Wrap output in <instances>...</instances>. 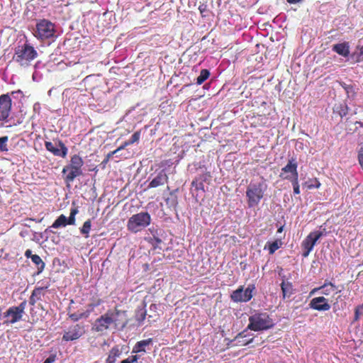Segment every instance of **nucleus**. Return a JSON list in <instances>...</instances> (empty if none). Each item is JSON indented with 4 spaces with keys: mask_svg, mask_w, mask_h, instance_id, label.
<instances>
[{
    "mask_svg": "<svg viewBox=\"0 0 363 363\" xmlns=\"http://www.w3.org/2000/svg\"><path fill=\"white\" fill-rule=\"evenodd\" d=\"M266 189L267 184L264 182H250L246 190V197L249 208H255L259 205L260 201L264 197Z\"/></svg>",
    "mask_w": 363,
    "mask_h": 363,
    "instance_id": "obj_1",
    "label": "nucleus"
},
{
    "mask_svg": "<svg viewBox=\"0 0 363 363\" xmlns=\"http://www.w3.org/2000/svg\"><path fill=\"white\" fill-rule=\"evenodd\" d=\"M274 325L272 318L267 313H255L249 317L247 329L253 331L266 330L272 328Z\"/></svg>",
    "mask_w": 363,
    "mask_h": 363,
    "instance_id": "obj_2",
    "label": "nucleus"
},
{
    "mask_svg": "<svg viewBox=\"0 0 363 363\" xmlns=\"http://www.w3.org/2000/svg\"><path fill=\"white\" fill-rule=\"evenodd\" d=\"M121 313H125V312H121L116 308L114 311L108 310L95 320L92 326L93 330L102 333L108 330L113 323L117 325L118 316Z\"/></svg>",
    "mask_w": 363,
    "mask_h": 363,
    "instance_id": "obj_3",
    "label": "nucleus"
},
{
    "mask_svg": "<svg viewBox=\"0 0 363 363\" xmlns=\"http://www.w3.org/2000/svg\"><path fill=\"white\" fill-rule=\"evenodd\" d=\"M38 52L27 42L15 49L14 60L22 66H27L30 62L37 58Z\"/></svg>",
    "mask_w": 363,
    "mask_h": 363,
    "instance_id": "obj_4",
    "label": "nucleus"
},
{
    "mask_svg": "<svg viewBox=\"0 0 363 363\" xmlns=\"http://www.w3.org/2000/svg\"><path fill=\"white\" fill-rule=\"evenodd\" d=\"M84 161L79 155H74L71 157L70 163L65 166L62 171V174L68 172L65 177V182H72L76 177L82 174V167Z\"/></svg>",
    "mask_w": 363,
    "mask_h": 363,
    "instance_id": "obj_5",
    "label": "nucleus"
},
{
    "mask_svg": "<svg viewBox=\"0 0 363 363\" xmlns=\"http://www.w3.org/2000/svg\"><path fill=\"white\" fill-rule=\"evenodd\" d=\"M55 31V25L43 18L37 21L33 35L38 40L44 41L54 37Z\"/></svg>",
    "mask_w": 363,
    "mask_h": 363,
    "instance_id": "obj_6",
    "label": "nucleus"
},
{
    "mask_svg": "<svg viewBox=\"0 0 363 363\" xmlns=\"http://www.w3.org/2000/svg\"><path fill=\"white\" fill-rule=\"evenodd\" d=\"M26 304V301H23L18 306H11L6 310L3 315V324L9 325L21 320L23 318Z\"/></svg>",
    "mask_w": 363,
    "mask_h": 363,
    "instance_id": "obj_7",
    "label": "nucleus"
},
{
    "mask_svg": "<svg viewBox=\"0 0 363 363\" xmlns=\"http://www.w3.org/2000/svg\"><path fill=\"white\" fill-rule=\"evenodd\" d=\"M323 231L320 230H315L311 232L302 242L301 246L303 250V252L302 254L303 257H306L308 256L311 251L313 250L314 245L316 242L324 235H325Z\"/></svg>",
    "mask_w": 363,
    "mask_h": 363,
    "instance_id": "obj_8",
    "label": "nucleus"
},
{
    "mask_svg": "<svg viewBox=\"0 0 363 363\" xmlns=\"http://www.w3.org/2000/svg\"><path fill=\"white\" fill-rule=\"evenodd\" d=\"M255 289L254 284H250L243 290V286H240L238 289L233 291L230 295L231 299L235 302H247L252 298V292Z\"/></svg>",
    "mask_w": 363,
    "mask_h": 363,
    "instance_id": "obj_9",
    "label": "nucleus"
},
{
    "mask_svg": "<svg viewBox=\"0 0 363 363\" xmlns=\"http://www.w3.org/2000/svg\"><path fill=\"white\" fill-rule=\"evenodd\" d=\"M298 164L295 158H291L288 161L287 164L281 169L279 177L282 179L291 181L298 178L297 171Z\"/></svg>",
    "mask_w": 363,
    "mask_h": 363,
    "instance_id": "obj_10",
    "label": "nucleus"
},
{
    "mask_svg": "<svg viewBox=\"0 0 363 363\" xmlns=\"http://www.w3.org/2000/svg\"><path fill=\"white\" fill-rule=\"evenodd\" d=\"M151 221L150 215L147 212H140L133 215L128 220V227H146Z\"/></svg>",
    "mask_w": 363,
    "mask_h": 363,
    "instance_id": "obj_11",
    "label": "nucleus"
},
{
    "mask_svg": "<svg viewBox=\"0 0 363 363\" xmlns=\"http://www.w3.org/2000/svg\"><path fill=\"white\" fill-rule=\"evenodd\" d=\"M55 145L56 146L50 141L45 142V147L48 151L52 153L55 156L61 157L62 158L66 157L68 149L64 143L60 140H57L55 142Z\"/></svg>",
    "mask_w": 363,
    "mask_h": 363,
    "instance_id": "obj_12",
    "label": "nucleus"
},
{
    "mask_svg": "<svg viewBox=\"0 0 363 363\" xmlns=\"http://www.w3.org/2000/svg\"><path fill=\"white\" fill-rule=\"evenodd\" d=\"M85 333L84 326L82 324H76L69 328L62 336V340L68 342L78 340Z\"/></svg>",
    "mask_w": 363,
    "mask_h": 363,
    "instance_id": "obj_13",
    "label": "nucleus"
},
{
    "mask_svg": "<svg viewBox=\"0 0 363 363\" xmlns=\"http://www.w3.org/2000/svg\"><path fill=\"white\" fill-rule=\"evenodd\" d=\"M318 291L325 296L334 297V296L340 292V290H339L338 287L332 282L325 281L322 286L314 288L311 291V294H313Z\"/></svg>",
    "mask_w": 363,
    "mask_h": 363,
    "instance_id": "obj_14",
    "label": "nucleus"
},
{
    "mask_svg": "<svg viewBox=\"0 0 363 363\" xmlns=\"http://www.w3.org/2000/svg\"><path fill=\"white\" fill-rule=\"evenodd\" d=\"M79 212L77 208H72L70 211L69 218L65 215H60L50 227H61L67 225H74L75 215Z\"/></svg>",
    "mask_w": 363,
    "mask_h": 363,
    "instance_id": "obj_15",
    "label": "nucleus"
},
{
    "mask_svg": "<svg viewBox=\"0 0 363 363\" xmlns=\"http://www.w3.org/2000/svg\"><path fill=\"white\" fill-rule=\"evenodd\" d=\"M309 306L311 308L318 311H327L330 308L328 300L323 296L312 298L310 301Z\"/></svg>",
    "mask_w": 363,
    "mask_h": 363,
    "instance_id": "obj_16",
    "label": "nucleus"
},
{
    "mask_svg": "<svg viewBox=\"0 0 363 363\" xmlns=\"http://www.w3.org/2000/svg\"><path fill=\"white\" fill-rule=\"evenodd\" d=\"M11 109V99L9 94H1V121L6 120Z\"/></svg>",
    "mask_w": 363,
    "mask_h": 363,
    "instance_id": "obj_17",
    "label": "nucleus"
},
{
    "mask_svg": "<svg viewBox=\"0 0 363 363\" xmlns=\"http://www.w3.org/2000/svg\"><path fill=\"white\" fill-rule=\"evenodd\" d=\"M169 178L164 170L160 171L157 176L149 183L148 188H156L168 182Z\"/></svg>",
    "mask_w": 363,
    "mask_h": 363,
    "instance_id": "obj_18",
    "label": "nucleus"
},
{
    "mask_svg": "<svg viewBox=\"0 0 363 363\" xmlns=\"http://www.w3.org/2000/svg\"><path fill=\"white\" fill-rule=\"evenodd\" d=\"M247 330H244L236 335L233 340L236 342L235 346H245L252 342L253 337H247Z\"/></svg>",
    "mask_w": 363,
    "mask_h": 363,
    "instance_id": "obj_19",
    "label": "nucleus"
},
{
    "mask_svg": "<svg viewBox=\"0 0 363 363\" xmlns=\"http://www.w3.org/2000/svg\"><path fill=\"white\" fill-rule=\"evenodd\" d=\"M332 50L342 57H347L350 55V45L347 42L335 44Z\"/></svg>",
    "mask_w": 363,
    "mask_h": 363,
    "instance_id": "obj_20",
    "label": "nucleus"
},
{
    "mask_svg": "<svg viewBox=\"0 0 363 363\" xmlns=\"http://www.w3.org/2000/svg\"><path fill=\"white\" fill-rule=\"evenodd\" d=\"M283 299L289 298L294 294V286L291 282L283 280L281 284Z\"/></svg>",
    "mask_w": 363,
    "mask_h": 363,
    "instance_id": "obj_21",
    "label": "nucleus"
},
{
    "mask_svg": "<svg viewBox=\"0 0 363 363\" xmlns=\"http://www.w3.org/2000/svg\"><path fill=\"white\" fill-rule=\"evenodd\" d=\"M122 352L119 349L118 346L113 347L108 352V357L106 359L105 363H115L117 358L120 357Z\"/></svg>",
    "mask_w": 363,
    "mask_h": 363,
    "instance_id": "obj_22",
    "label": "nucleus"
},
{
    "mask_svg": "<svg viewBox=\"0 0 363 363\" xmlns=\"http://www.w3.org/2000/svg\"><path fill=\"white\" fill-rule=\"evenodd\" d=\"M44 289L45 288L43 287H38L33 291L31 296L29 298V303L31 306H34L36 303V302L40 300L42 296H44Z\"/></svg>",
    "mask_w": 363,
    "mask_h": 363,
    "instance_id": "obj_23",
    "label": "nucleus"
},
{
    "mask_svg": "<svg viewBox=\"0 0 363 363\" xmlns=\"http://www.w3.org/2000/svg\"><path fill=\"white\" fill-rule=\"evenodd\" d=\"M152 342V339L149 338L138 342L133 348V353H138L140 352H145V347L148 346Z\"/></svg>",
    "mask_w": 363,
    "mask_h": 363,
    "instance_id": "obj_24",
    "label": "nucleus"
},
{
    "mask_svg": "<svg viewBox=\"0 0 363 363\" xmlns=\"http://www.w3.org/2000/svg\"><path fill=\"white\" fill-rule=\"evenodd\" d=\"M206 181V175H200L198 177H196L191 182V186L194 187L195 190L199 191L201 190L204 191V184L203 182Z\"/></svg>",
    "mask_w": 363,
    "mask_h": 363,
    "instance_id": "obj_25",
    "label": "nucleus"
},
{
    "mask_svg": "<svg viewBox=\"0 0 363 363\" xmlns=\"http://www.w3.org/2000/svg\"><path fill=\"white\" fill-rule=\"evenodd\" d=\"M32 262L37 266L38 273H40L45 268V263L38 255L31 257Z\"/></svg>",
    "mask_w": 363,
    "mask_h": 363,
    "instance_id": "obj_26",
    "label": "nucleus"
},
{
    "mask_svg": "<svg viewBox=\"0 0 363 363\" xmlns=\"http://www.w3.org/2000/svg\"><path fill=\"white\" fill-rule=\"evenodd\" d=\"M91 301V303L87 305L86 312L89 313V315L94 311L96 307L100 306L103 303V301L99 298H93Z\"/></svg>",
    "mask_w": 363,
    "mask_h": 363,
    "instance_id": "obj_27",
    "label": "nucleus"
},
{
    "mask_svg": "<svg viewBox=\"0 0 363 363\" xmlns=\"http://www.w3.org/2000/svg\"><path fill=\"white\" fill-rule=\"evenodd\" d=\"M210 76L209 70L206 69H201L199 76L196 79V84L198 85L202 84Z\"/></svg>",
    "mask_w": 363,
    "mask_h": 363,
    "instance_id": "obj_28",
    "label": "nucleus"
},
{
    "mask_svg": "<svg viewBox=\"0 0 363 363\" xmlns=\"http://www.w3.org/2000/svg\"><path fill=\"white\" fill-rule=\"evenodd\" d=\"M267 245H268L269 252V254L272 255V254H274L275 252V251L277 250L281 247V240H276L272 242H268Z\"/></svg>",
    "mask_w": 363,
    "mask_h": 363,
    "instance_id": "obj_29",
    "label": "nucleus"
},
{
    "mask_svg": "<svg viewBox=\"0 0 363 363\" xmlns=\"http://www.w3.org/2000/svg\"><path fill=\"white\" fill-rule=\"evenodd\" d=\"M68 315L69 318L74 322L78 321L82 318H87L89 316V313L86 312V311L80 313H69Z\"/></svg>",
    "mask_w": 363,
    "mask_h": 363,
    "instance_id": "obj_30",
    "label": "nucleus"
},
{
    "mask_svg": "<svg viewBox=\"0 0 363 363\" xmlns=\"http://www.w3.org/2000/svg\"><path fill=\"white\" fill-rule=\"evenodd\" d=\"M146 317V311L144 308H140L137 310L135 313V320L139 322L142 323Z\"/></svg>",
    "mask_w": 363,
    "mask_h": 363,
    "instance_id": "obj_31",
    "label": "nucleus"
},
{
    "mask_svg": "<svg viewBox=\"0 0 363 363\" xmlns=\"http://www.w3.org/2000/svg\"><path fill=\"white\" fill-rule=\"evenodd\" d=\"M165 201L167 205H169L171 206H176L177 204V196L172 194H170V197L166 199Z\"/></svg>",
    "mask_w": 363,
    "mask_h": 363,
    "instance_id": "obj_32",
    "label": "nucleus"
},
{
    "mask_svg": "<svg viewBox=\"0 0 363 363\" xmlns=\"http://www.w3.org/2000/svg\"><path fill=\"white\" fill-rule=\"evenodd\" d=\"M158 230H160L161 231L162 228H152V229H150V232H151V233L153 235V239L155 240L156 244H159V243L162 242V240L158 236V235H159V233L157 232Z\"/></svg>",
    "mask_w": 363,
    "mask_h": 363,
    "instance_id": "obj_33",
    "label": "nucleus"
},
{
    "mask_svg": "<svg viewBox=\"0 0 363 363\" xmlns=\"http://www.w3.org/2000/svg\"><path fill=\"white\" fill-rule=\"evenodd\" d=\"M292 184L293 189H294V194H300V186L298 184V178L294 179L291 181H290Z\"/></svg>",
    "mask_w": 363,
    "mask_h": 363,
    "instance_id": "obj_34",
    "label": "nucleus"
},
{
    "mask_svg": "<svg viewBox=\"0 0 363 363\" xmlns=\"http://www.w3.org/2000/svg\"><path fill=\"white\" fill-rule=\"evenodd\" d=\"M139 359V356L135 355H131L127 357L126 359L122 360L121 363H136Z\"/></svg>",
    "mask_w": 363,
    "mask_h": 363,
    "instance_id": "obj_35",
    "label": "nucleus"
},
{
    "mask_svg": "<svg viewBox=\"0 0 363 363\" xmlns=\"http://www.w3.org/2000/svg\"><path fill=\"white\" fill-rule=\"evenodd\" d=\"M140 131H136L135 132L133 135L131 136V138L130 139L133 143L138 142L140 140Z\"/></svg>",
    "mask_w": 363,
    "mask_h": 363,
    "instance_id": "obj_36",
    "label": "nucleus"
},
{
    "mask_svg": "<svg viewBox=\"0 0 363 363\" xmlns=\"http://www.w3.org/2000/svg\"><path fill=\"white\" fill-rule=\"evenodd\" d=\"M358 161L361 168L363 169V147H361L358 151Z\"/></svg>",
    "mask_w": 363,
    "mask_h": 363,
    "instance_id": "obj_37",
    "label": "nucleus"
},
{
    "mask_svg": "<svg viewBox=\"0 0 363 363\" xmlns=\"http://www.w3.org/2000/svg\"><path fill=\"white\" fill-rule=\"evenodd\" d=\"M363 315V311H361V308L357 307L354 311V320H358L361 315Z\"/></svg>",
    "mask_w": 363,
    "mask_h": 363,
    "instance_id": "obj_38",
    "label": "nucleus"
},
{
    "mask_svg": "<svg viewBox=\"0 0 363 363\" xmlns=\"http://www.w3.org/2000/svg\"><path fill=\"white\" fill-rule=\"evenodd\" d=\"M313 184L308 185V189L316 188L318 189L320 186V183L317 179L313 180Z\"/></svg>",
    "mask_w": 363,
    "mask_h": 363,
    "instance_id": "obj_39",
    "label": "nucleus"
},
{
    "mask_svg": "<svg viewBox=\"0 0 363 363\" xmlns=\"http://www.w3.org/2000/svg\"><path fill=\"white\" fill-rule=\"evenodd\" d=\"M113 155H114V152H108V153L106 155V156L105 159L103 160L102 164H107V163H108V162L109 161L110 158H111L112 156H113Z\"/></svg>",
    "mask_w": 363,
    "mask_h": 363,
    "instance_id": "obj_40",
    "label": "nucleus"
},
{
    "mask_svg": "<svg viewBox=\"0 0 363 363\" xmlns=\"http://www.w3.org/2000/svg\"><path fill=\"white\" fill-rule=\"evenodd\" d=\"M91 228H81V233L84 235L85 238L88 237L89 231Z\"/></svg>",
    "mask_w": 363,
    "mask_h": 363,
    "instance_id": "obj_41",
    "label": "nucleus"
},
{
    "mask_svg": "<svg viewBox=\"0 0 363 363\" xmlns=\"http://www.w3.org/2000/svg\"><path fill=\"white\" fill-rule=\"evenodd\" d=\"M25 256L27 258H30L31 259V257L32 256H34V255L32 254V251L30 250H27L26 252H25Z\"/></svg>",
    "mask_w": 363,
    "mask_h": 363,
    "instance_id": "obj_42",
    "label": "nucleus"
},
{
    "mask_svg": "<svg viewBox=\"0 0 363 363\" xmlns=\"http://www.w3.org/2000/svg\"><path fill=\"white\" fill-rule=\"evenodd\" d=\"M55 361V356H50L47 358L43 363H52Z\"/></svg>",
    "mask_w": 363,
    "mask_h": 363,
    "instance_id": "obj_43",
    "label": "nucleus"
},
{
    "mask_svg": "<svg viewBox=\"0 0 363 363\" xmlns=\"http://www.w3.org/2000/svg\"><path fill=\"white\" fill-rule=\"evenodd\" d=\"M8 140L7 136L1 137V150H3V144H5Z\"/></svg>",
    "mask_w": 363,
    "mask_h": 363,
    "instance_id": "obj_44",
    "label": "nucleus"
},
{
    "mask_svg": "<svg viewBox=\"0 0 363 363\" xmlns=\"http://www.w3.org/2000/svg\"><path fill=\"white\" fill-rule=\"evenodd\" d=\"M91 222L90 220H88L84 223L82 227H91Z\"/></svg>",
    "mask_w": 363,
    "mask_h": 363,
    "instance_id": "obj_45",
    "label": "nucleus"
},
{
    "mask_svg": "<svg viewBox=\"0 0 363 363\" xmlns=\"http://www.w3.org/2000/svg\"><path fill=\"white\" fill-rule=\"evenodd\" d=\"M302 0H287L290 4H296L301 2Z\"/></svg>",
    "mask_w": 363,
    "mask_h": 363,
    "instance_id": "obj_46",
    "label": "nucleus"
},
{
    "mask_svg": "<svg viewBox=\"0 0 363 363\" xmlns=\"http://www.w3.org/2000/svg\"><path fill=\"white\" fill-rule=\"evenodd\" d=\"M123 144L127 147V146H129L132 144H133L130 140H126L123 143Z\"/></svg>",
    "mask_w": 363,
    "mask_h": 363,
    "instance_id": "obj_47",
    "label": "nucleus"
},
{
    "mask_svg": "<svg viewBox=\"0 0 363 363\" xmlns=\"http://www.w3.org/2000/svg\"><path fill=\"white\" fill-rule=\"evenodd\" d=\"M126 147V146L123 143L120 147H118L117 149L118 151H121L123 149H125Z\"/></svg>",
    "mask_w": 363,
    "mask_h": 363,
    "instance_id": "obj_48",
    "label": "nucleus"
},
{
    "mask_svg": "<svg viewBox=\"0 0 363 363\" xmlns=\"http://www.w3.org/2000/svg\"><path fill=\"white\" fill-rule=\"evenodd\" d=\"M126 147V146L123 143L120 147H118L117 149L118 151H121L123 149H125Z\"/></svg>",
    "mask_w": 363,
    "mask_h": 363,
    "instance_id": "obj_49",
    "label": "nucleus"
},
{
    "mask_svg": "<svg viewBox=\"0 0 363 363\" xmlns=\"http://www.w3.org/2000/svg\"><path fill=\"white\" fill-rule=\"evenodd\" d=\"M347 113V110H342V112L340 113V116H344Z\"/></svg>",
    "mask_w": 363,
    "mask_h": 363,
    "instance_id": "obj_50",
    "label": "nucleus"
},
{
    "mask_svg": "<svg viewBox=\"0 0 363 363\" xmlns=\"http://www.w3.org/2000/svg\"><path fill=\"white\" fill-rule=\"evenodd\" d=\"M4 151H8V148L6 147V143L3 144V150H1V152H4Z\"/></svg>",
    "mask_w": 363,
    "mask_h": 363,
    "instance_id": "obj_51",
    "label": "nucleus"
},
{
    "mask_svg": "<svg viewBox=\"0 0 363 363\" xmlns=\"http://www.w3.org/2000/svg\"><path fill=\"white\" fill-rule=\"evenodd\" d=\"M199 9L201 13H203L205 11V9L203 8L201 6H199Z\"/></svg>",
    "mask_w": 363,
    "mask_h": 363,
    "instance_id": "obj_52",
    "label": "nucleus"
},
{
    "mask_svg": "<svg viewBox=\"0 0 363 363\" xmlns=\"http://www.w3.org/2000/svg\"><path fill=\"white\" fill-rule=\"evenodd\" d=\"M355 124H359L360 126H363V123L361 121H356Z\"/></svg>",
    "mask_w": 363,
    "mask_h": 363,
    "instance_id": "obj_53",
    "label": "nucleus"
},
{
    "mask_svg": "<svg viewBox=\"0 0 363 363\" xmlns=\"http://www.w3.org/2000/svg\"><path fill=\"white\" fill-rule=\"evenodd\" d=\"M284 228H278L277 233H281Z\"/></svg>",
    "mask_w": 363,
    "mask_h": 363,
    "instance_id": "obj_54",
    "label": "nucleus"
},
{
    "mask_svg": "<svg viewBox=\"0 0 363 363\" xmlns=\"http://www.w3.org/2000/svg\"><path fill=\"white\" fill-rule=\"evenodd\" d=\"M113 152H114V155H116V154H118V152L119 151L118 150V149H116V150H113Z\"/></svg>",
    "mask_w": 363,
    "mask_h": 363,
    "instance_id": "obj_55",
    "label": "nucleus"
},
{
    "mask_svg": "<svg viewBox=\"0 0 363 363\" xmlns=\"http://www.w3.org/2000/svg\"><path fill=\"white\" fill-rule=\"evenodd\" d=\"M126 323H127L126 322H125V323H124L123 324L122 327H125V325H126Z\"/></svg>",
    "mask_w": 363,
    "mask_h": 363,
    "instance_id": "obj_56",
    "label": "nucleus"
}]
</instances>
